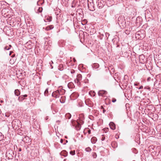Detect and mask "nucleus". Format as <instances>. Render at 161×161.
I'll use <instances>...</instances> for the list:
<instances>
[{"mask_svg": "<svg viewBox=\"0 0 161 161\" xmlns=\"http://www.w3.org/2000/svg\"><path fill=\"white\" fill-rule=\"evenodd\" d=\"M118 20L119 25H121L123 28L126 27L125 19L124 16H119L118 19Z\"/></svg>", "mask_w": 161, "mask_h": 161, "instance_id": "1", "label": "nucleus"}, {"mask_svg": "<svg viewBox=\"0 0 161 161\" xmlns=\"http://www.w3.org/2000/svg\"><path fill=\"white\" fill-rule=\"evenodd\" d=\"M63 90L58 89L53 92L52 96L56 98H59L60 95L63 94Z\"/></svg>", "mask_w": 161, "mask_h": 161, "instance_id": "2", "label": "nucleus"}, {"mask_svg": "<svg viewBox=\"0 0 161 161\" xmlns=\"http://www.w3.org/2000/svg\"><path fill=\"white\" fill-rule=\"evenodd\" d=\"M79 121H71V125L77 130H79L81 128V125Z\"/></svg>", "mask_w": 161, "mask_h": 161, "instance_id": "3", "label": "nucleus"}, {"mask_svg": "<svg viewBox=\"0 0 161 161\" xmlns=\"http://www.w3.org/2000/svg\"><path fill=\"white\" fill-rule=\"evenodd\" d=\"M87 6L89 10L92 11H94L95 9L93 0H87Z\"/></svg>", "mask_w": 161, "mask_h": 161, "instance_id": "4", "label": "nucleus"}, {"mask_svg": "<svg viewBox=\"0 0 161 161\" xmlns=\"http://www.w3.org/2000/svg\"><path fill=\"white\" fill-rule=\"evenodd\" d=\"M97 6L99 8H102L103 7L105 3V0H97Z\"/></svg>", "mask_w": 161, "mask_h": 161, "instance_id": "5", "label": "nucleus"}, {"mask_svg": "<svg viewBox=\"0 0 161 161\" xmlns=\"http://www.w3.org/2000/svg\"><path fill=\"white\" fill-rule=\"evenodd\" d=\"M82 75L81 74H79L77 75V77L76 79H75L74 81L75 83H77L78 86H80L81 85L80 81L82 79Z\"/></svg>", "mask_w": 161, "mask_h": 161, "instance_id": "6", "label": "nucleus"}, {"mask_svg": "<svg viewBox=\"0 0 161 161\" xmlns=\"http://www.w3.org/2000/svg\"><path fill=\"white\" fill-rule=\"evenodd\" d=\"M22 141L28 143L30 144L31 142V140L28 136H25L24 138H23Z\"/></svg>", "mask_w": 161, "mask_h": 161, "instance_id": "7", "label": "nucleus"}, {"mask_svg": "<svg viewBox=\"0 0 161 161\" xmlns=\"http://www.w3.org/2000/svg\"><path fill=\"white\" fill-rule=\"evenodd\" d=\"M27 96V94L21 95L18 97V100L20 102H22L23 100L26 99V98Z\"/></svg>", "mask_w": 161, "mask_h": 161, "instance_id": "8", "label": "nucleus"}, {"mask_svg": "<svg viewBox=\"0 0 161 161\" xmlns=\"http://www.w3.org/2000/svg\"><path fill=\"white\" fill-rule=\"evenodd\" d=\"M107 93V92L104 90H100L98 93V95L99 96H103L106 95Z\"/></svg>", "mask_w": 161, "mask_h": 161, "instance_id": "9", "label": "nucleus"}, {"mask_svg": "<svg viewBox=\"0 0 161 161\" xmlns=\"http://www.w3.org/2000/svg\"><path fill=\"white\" fill-rule=\"evenodd\" d=\"M128 80V76L127 75H125L124 76V77L123 79V81L124 82V84H125V86H126L127 84Z\"/></svg>", "mask_w": 161, "mask_h": 161, "instance_id": "10", "label": "nucleus"}, {"mask_svg": "<svg viewBox=\"0 0 161 161\" xmlns=\"http://www.w3.org/2000/svg\"><path fill=\"white\" fill-rule=\"evenodd\" d=\"M110 128L112 130H114L116 128L115 124L113 122L111 121L109 124Z\"/></svg>", "mask_w": 161, "mask_h": 161, "instance_id": "11", "label": "nucleus"}, {"mask_svg": "<svg viewBox=\"0 0 161 161\" xmlns=\"http://www.w3.org/2000/svg\"><path fill=\"white\" fill-rule=\"evenodd\" d=\"M79 96V95L78 93L74 92L71 94L70 97H73V98L74 99H76Z\"/></svg>", "mask_w": 161, "mask_h": 161, "instance_id": "12", "label": "nucleus"}, {"mask_svg": "<svg viewBox=\"0 0 161 161\" xmlns=\"http://www.w3.org/2000/svg\"><path fill=\"white\" fill-rule=\"evenodd\" d=\"M43 9L42 7H36L35 8V10L36 13H41L42 12Z\"/></svg>", "mask_w": 161, "mask_h": 161, "instance_id": "13", "label": "nucleus"}, {"mask_svg": "<svg viewBox=\"0 0 161 161\" xmlns=\"http://www.w3.org/2000/svg\"><path fill=\"white\" fill-rule=\"evenodd\" d=\"M15 57V54H14L13 55H12L11 56V57L12 58V59H11L10 60V62L11 64H13L14 63L15 61L16 60V58H14Z\"/></svg>", "mask_w": 161, "mask_h": 161, "instance_id": "14", "label": "nucleus"}, {"mask_svg": "<svg viewBox=\"0 0 161 161\" xmlns=\"http://www.w3.org/2000/svg\"><path fill=\"white\" fill-rule=\"evenodd\" d=\"M147 108L149 110H151L153 112H154L155 110V108L153 105H149L147 106Z\"/></svg>", "mask_w": 161, "mask_h": 161, "instance_id": "15", "label": "nucleus"}, {"mask_svg": "<svg viewBox=\"0 0 161 161\" xmlns=\"http://www.w3.org/2000/svg\"><path fill=\"white\" fill-rule=\"evenodd\" d=\"M77 1L76 0H73L71 3V7L72 8H75L76 5Z\"/></svg>", "mask_w": 161, "mask_h": 161, "instance_id": "16", "label": "nucleus"}, {"mask_svg": "<svg viewBox=\"0 0 161 161\" xmlns=\"http://www.w3.org/2000/svg\"><path fill=\"white\" fill-rule=\"evenodd\" d=\"M60 154L64 157H66L68 155V153L65 150H63L60 153Z\"/></svg>", "mask_w": 161, "mask_h": 161, "instance_id": "17", "label": "nucleus"}, {"mask_svg": "<svg viewBox=\"0 0 161 161\" xmlns=\"http://www.w3.org/2000/svg\"><path fill=\"white\" fill-rule=\"evenodd\" d=\"M68 86L69 88H73L75 87L74 83L72 82H69L68 84Z\"/></svg>", "mask_w": 161, "mask_h": 161, "instance_id": "18", "label": "nucleus"}, {"mask_svg": "<svg viewBox=\"0 0 161 161\" xmlns=\"http://www.w3.org/2000/svg\"><path fill=\"white\" fill-rule=\"evenodd\" d=\"M111 144L112 146L114 148H115L117 147V143L115 141L113 142Z\"/></svg>", "mask_w": 161, "mask_h": 161, "instance_id": "19", "label": "nucleus"}, {"mask_svg": "<svg viewBox=\"0 0 161 161\" xmlns=\"http://www.w3.org/2000/svg\"><path fill=\"white\" fill-rule=\"evenodd\" d=\"M53 28L54 26L52 25H48L46 27L45 30L47 31H49L52 29Z\"/></svg>", "mask_w": 161, "mask_h": 161, "instance_id": "20", "label": "nucleus"}, {"mask_svg": "<svg viewBox=\"0 0 161 161\" xmlns=\"http://www.w3.org/2000/svg\"><path fill=\"white\" fill-rule=\"evenodd\" d=\"M17 133L18 134L21 136L23 135V131L20 129H18L17 130Z\"/></svg>", "mask_w": 161, "mask_h": 161, "instance_id": "21", "label": "nucleus"}, {"mask_svg": "<svg viewBox=\"0 0 161 161\" xmlns=\"http://www.w3.org/2000/svg\"><path fill=\"white\" fill-rule=\"evenodd\" d=\"M97 140V138L95 137H92L91 139V142L93 143H95Z\"/></svg>", "mask_w": 161, "mask_h": 161, "instance_id": "22", "label": "nucleus"}, {"mask_svg": "<svg viewBox=\"0 0 161 161\" xmlns=\"http://www.w3.org/2000/svg\"><path fill=\"white\" fill-rule=\"evenodd\" d=\"M13 128L14 129H17V127L18 126V124L16 123L17 121H13Z\"/></svg>", "mask_w": 161, "mask_h": 161, "instance_id": "23", "label": "nucleus"}, {"mask_svg": "<svg viewBox=\"0 0 161 161\" xmlns=\"http://www.w3.org/2000/svg\"><path fill=\"white\" fill-rule=\"evenodd\" d=\"M65 116L66 119H69L71 118V115L70 113H68L65 115Z\"/></svg>", "mask_w": 161, "mask_h": 161, "instance_id": "24", "label": "nucleus"}, {"mask_svg": "<svg viewBox=\"0 0 161 161\" xmlns=\"http://www.w3.org/2000/svg\"><path fill=\"white\" fill-rule=\"evenodd\" d=\"M14 94L16 96H19L20 94V92L18 89H16L15 90L14 92Z\"/></svg>", "mask_w": 161, "mask_h": 161, "instance_id": "25", "label": "nucleus"}, {"mask_svg": "<svg viewBox=\"0 0 161 161\" xmlns=\"http://www.w3.org/2000/svg\"><path fill=\"white\" fill-rule=\"evenodd\" d=\"M13 121H9L8 122V125L9 129H10L11 127L13 128Z\"/></svg>", "mask_w": 161, "mask_h": 161, "instance_id": "26", "label": "nucleus"}, {"mask_svg": "<svg viewBox=\"0 0 161 161\" xmlns=\"http://www.w3.org/2000/svg\"><path fill=\"white\" fill-rule=\"evenodd\" d=\"M99 67V65L97 63H95L92 64V67L93 68L96 69L98 68Z\"/></svg>", "mask_w": 161, "mask_h": 161, "instance_id": "27", "label": "nucleus"}, {"mask_svg": "<svg viewBox=\"0 0 161 161\" xmlns=\"http://www.w3.org/2000/svg\"><path fill=\"white\" fill-rule=\"evenodd\" d=\"M58 69L60 71L63 70L64 69V65L62 64H60L58 66Z\"/></svg>", "mask_w": 161, "mask_h": 161, "instance_id": "28", "label": "nucleus"}, {"mask_svg": "<svg viewBox=\"0 0 161 161\" xmlns=\"http://www.w3.org/2000/svg\"><path fill=\"white\" fill-rule=\"evenodd\" d=\"M6 157H8V159H12L13 158V156L11 154H10V153H8V152H7L6 153Z\"/></svg>", "mask_w": 161, "mask_h": 161, "instance_id": "29", "label": "nucleus"}, {"mask_svg": "<svg viewBox=\"0 0 161 161\" xmlns=\"http://www.w3.org/2000/svg\"><path fill=\"white\" fill-rule=\"evenodd\" d=\"M44 95L46 96H47L48 95V88H47L44 91Z\"/></svg>", "mask_w": 161, "mask_h": 161, "instance_id": "30", "label": "nucleus"}, {"mask_svg": "<svg viewBox=\"0 0 161 161\" xmlns=\"http://www.w3.org/2000/svg\"><path fill=\"white\" fill-rule=\"evenodd\" d=\"M141 31H138L136 33V36L137 37L138 36H140L141 37H144V35H143L142 37L141 35Z\"/></svg>", "mask_w": 161, "mask_h": 161, "instance_id": "31", "label": "nucleus"}, {"mask_svg": "<svg viewBox=\"0 0 161 161\" xmlns=\"http://www.w3.org/2000/svg\"><path fill=\"white\" fill-rule=\"evenodd\" d=\"M68 78H69L68 76L66 75H64L62 77V78L65 80H66L68 79Z\"/></svg>", "mask_w": 161, "mask_h": 161, "instance_id": "32", "label": "nucleus"}, {"mask_svg": "<svg viewBox=\"0 0 161 161\" xmlns=\"http://www.w3.org/2000/svg\"><path fill=\"white\" fill-rule=\"evenodd\" d=\"M4 136L2 133L0 132V141H1L3 139Z\"/></svg>", "mask_w": 161, "mask_h": 161, "instance_id": "33", "label": "nucleus"}, {"mask_svg": "<svg viewBox=\"0 0 161 161\" xmlns=\"http://www.w3.org/2000/svg\"><path fill=\"white\" fill-rule=\"evenodd\" d=\"M80 121H82L84 119V115L82 114H81L80 115Z\"/></svg>", "mask_w": 161, "mask_h": 161, "instance_id": "34", "label": "nucleus"}, {"mask_svg": "<svg viewBox=\"0 0 161 161\" xmlns=\"http://www.w3.org/2000/svg\"><path fill=\"white\" fill-rule=\"evenodd\" d=\"M38 62L39 63H41L40 64H39V63H37V66H42V61L41 60H38Z\"/></svg>", "mask_w": 161, "mask_h": 161, "instance_id": "35", "label": "nucleus"}, {"mask_svg": "<svg viewBox=\"0 0 161 161\" xmlns=\"http://www.w3.org/2000/svg\"><path fill=\"white\" fill-rule=\"evenodd\" d=\"M52 18L51 16H48L47 18V20L48 22H50L52 21Z\"/></svg>", "mask_w": 161, "mask_h": 161, "instance_id": "36", "label": "nucleus"}, {"mask_svg": "<svg viewBox=\"0 0 161 161\" xmlns=\"http://www.w3.org/2000/svg\"><path fill=\"white\" fill-rule=\"evenodd\" d=\"M91 150V149L90 147H87L85 149V151L87 152H90Z\"/></svg>", "mask_w": 161, "mask_h": 161, "instance_id": "37", "label": "nucleus"}, {"mask_svg": "<svg viewBox=\"0 0 161 161\" xmlns=\"http://www.w3.org/2000/svg\"><path fill=\"white\" fill-rule=\"evenodd\" d=\"M70 154L72 155H74L75 154V150L71 151L70 152Z\"/></svg>", "mask_w": 161, "mask_h": 161, "instance_id": "38", "label": "nucleus"}, {"mask_svg": "<svg viewBox=\"0 0 161 161\" xmlns=\"http://www.w3.org/2000/svg\"><path fill=\"white\" fill-rule=\"evenodd\" d=\"M92 157L94 158H96L97 157V155L95 153H93L92 155Z\"/></svg>", "mask_w": 161, "mask_h": 161, "instance_id": "39", "label": "nucleus"}, {"mask_svg": "<svg viewBox=\"0 0 161 161\" xmlns=\"http://www.w3.org/2000/svg\"><path fill=\"white\" fill-rule=\"evenodd\" d=\"M4 50H10V49H9V47H8V46H5V47H4Z\"/></svg>", "mask_w": 161, "mask_h": 161, "instance_id": "40", "label": "nucleus"}, {"mask_svg": "<svg viewBox=\"0 0 161 161\" xmlns=\"http://www.w3.org/2000/svg\"><path fill=\"white\" fill-rule=\"evenodd\" d=\"M105 36L107 37V38L108 39V36H109V34L108 33L106 32L105 33Z\"/></svg>", "mask_w": 161, "mask_h": 161, "instance_id": "41", "label": "nucleus"}, {"mask_svg": "<svg viewBox=\"0 0 161 161\" xmlns=\"http://www.w3.org/2000/svg\"><path fill=\"white\" fill-rule=\"evenodd\" d=\"M52 64H53V62L52 61H51V62H50L49 63V64H50V66H51V69H53V66L52 65Z\"/></svg>", "mask_w": 161, "mask_h": 161, "instance_id": "42", "label": "nucleus"}, {"mask_svg": "<svg viewBox=\"0 0 161 161\" xmlns=\"http://www.w3.org/2000/svg\"><path fill=\"white\" fill-rule=\"evenodd\" d=\"M108 128H104L103 129V131H104L105 133L107 132L108 131Z\"/></svg>", "mask_w": 161, "mask_h": 161, "instance_id": "43", "label": "nucleus"}, {"mask_svg": "<svg viewBox=\"0 0 161 161\" xmlns=\"http://www.w3.org/2000/svg\"><path fill=\"white\" fill-rule=\"evenodd\" d=\"M102 136V137L101 139L102 141H103L105 139V137L104 136V135H103Z\"/></svg>", "mask_w": 161, "mask_h": 161, "instance_id": "44", "label": "nucleus"}, {"mask_svg": "<svg viewBox=\"0 0 161 161\" xmlns=\"http://www.w3.org/2000/svg\"><path fill=\"white\" fill-rule=\"evenodd\" d=\"M104 36L103 34H101L99 36V38L101 40H102L103 38V36Z\"/></svg>", "mask_w": 161, "mask_h": 161, "instance_id": "45", "label": "nucleus"}, {"mask_svg": "<svg viewBox=\"0 0 161 161\" xmlns=\"http://www.w3.org/2000/svg\"><path fill=\"white\" fill-rule=\"evenodd\" d=\"M143 58H144V55H141L140 56V57H139L140 60V61L141 60V58L143 59Z\"/></svg>", "mask_w": 161, "mask_h": 161, "instance_id": "46", "label": "nucleus"}, {"mask_svg": "<svg viewBox=\"0 0 161 161\" xmlns=\"http://www.w3.org/2000/svg\"><path fill=\"white\" fill-rule=\"evenodd\" d=\"M132 150H133V152L134 153H137V151L136 148H133L132 149Z\"/></svg>", "mask_w": 161, "mask_h": 161, "instance_id": "47", "label": "nucleus"}, {"mask_svg": "<svg viewBox=\"0 0 161 161\" xmlns=\"http://www.w3.org/2000/svg\"><path fill=\"white\" fill-rule=\"evenodd\" d=\"M70 71L71 73L72 74L74 73L75 72V71L73 69H71Z\"/></svg>", "mask_w": 161, "mask_h": 161, "instance_id": "48", "label": "nucleus"}, {"mask_svg": "<svg viewBox=\"0 0 161 161\" xmlns=\"http://www.w3.org/2000/svg\"><path fill=\"white\" fill-rule=\"evenodd\" d=\"M116 99L115 98H113L112 99V102L113 103H114L115 102H116Z\"/></svg>", "mask_w": 161, "mask_h": 161, "instance_id": "49", "label": "nucleus"}, {"mask_svg": "<svg viewBox=\"0 0 161 161\" xmlns=\"http://www.w3.org/2000/svg\"><path fill=\"white\" fill-rule=\"evenodd\" d=\"M87 131L89 134H90L91 133V130L90 129H88L87 130Z\"/></svg>", "mask_w": 161, "mask_h": 161, "instance_id": "50", "label": "nucleus"}, {"mask_svg": "<svg viewBox=\"0 0 161 161\" xmlns=\"http://www.w3.org/2000/svg\"><path fill=\"white\" fill-rule=\"evenodd\" d=\"M5 115V116L7 117H9L10 116V114L8 113H6Z\"/></svg>", "mask_w": 161, "mask_h": 161, "instance_id": "51", "label": "nucleus"}, {"mask_svg": "<svg viewBox=\"0 0 161 161\" xmlns=\"http://www.w3.org/2000/svg\"><path fill=\"white\" fill-rule=\"evenodd\" d=\"M144 89H148V90H150V88L148 86H145L144 87Z\"/></svg>", "mask_w": 161, "mask_h": 161, "instance_id": "52", "label": "nucleus"}, {"mask_svg": "<svg viewBox=\"0 0 161 161\" xmlns=\"http://www.w3.org/2000/svg\"><path fill=\"white\" fill-rule=\"evenodd\" d=\"M103 109V113H104L106 111V110H105V109L103 108V107L102 106H101V109Z\"/></svg>", "mask_w": 161, "mask_h": 161, "instance_id": "53", "label": "nucleus"}, {"mask_svg": "<svg viewBox=\"0 0 161 161\" xmlns=\"http://www.w3.org/2000/svg\"><path fill=\"white\" fill-rule=\"evenodd\" d=\"M13 53V52L12 51H10L9 53V55L10 56L11 55V54H12V53Z\"/></svg>", "mask_w": 161, "mask_h": 161, "instance_id": "54", "label": "nucleus"}, {"mask_svg": "<svg viewBox=\"0 0 161 161\" xmlns=\"http://www.w3.org/2000/svg\"><path fill=\"white\" fill-rule=\"evenodd\" d=\"M143 88V86H141L139 87L138 88V89H141Z\"/></svg>", "mask_w": 161, "mask_h": 161, "instance_id": "55", "label": "nucleus"}, {"mask_svg": "<svg viewBox=\"0 0 161 161\" xmlns=\"http://www.w3.org/2000/svg\"><path fill=\"white\" fill-rule=\"evenodd\" d=\"M54 105V104H52L51 106V108L52 110L53 109V106Z\"/></svg>", "mask_w": 161, "mask_h": 161, "instance_id": "56", "label": "nucleus"}, {"mask_svg": "<svg viewBox=\"0 0 161 161\" xmlns=\"http://www.w3.org/2000/svg\"><path fill=\"white\" fill-rule=\"evenodd\" d=\"M60 142L61 143H62L63 142V139H61Z\"/></svg>", "mask_w": 161, "mask_h": 161, "instance_id": "57", "label": "nucleus"}, {"mask_svg": "<svg viewBox=\"0 0 161 161\" xmlns=\"http://www.w3.org/2000/svg\"><path fill=\"white\" fill-rule=\"evenodd\" d=\"M9 48V49L11 48L12 47V46L11 45H9L8 46Z\"/></svg>", "mask_w": 161, "mask_h": 161, "instance_id": "58", "label": "nucleus"}, {"mask_svg": "<svg viewBox=\"0 0 161 161\" xmlns=\"http://www.w3.org/2000/svg\"><path fill=\"white\" fill-rule=\"evenodd\" d=\"M73 60L74 62H75L76 61L75 59L74 58H73Z\"/></svg>", "mask_w": 161, "mask_h": 161, "instance_id": "59", "label": "nucleus"}, {"mask_svg": "<svg viewBox=\"0 0 161 161\" xmlns=\"http://www.w3.org/2000/svg\"><path fill=\"white\" fill-rule=\"evenodd\" d=\"M21 150H22V149H21V148H19V152H20V151H21Z\"/></svg>", "mask_w": 161, "mask_h": 161, "instance_id": "60", "label": "nucleus"}, {"mask_svg": "<svg viewBox=\"0 0 161 161\" xmlns=\"http://www.w3.org/2000/svg\"><path fill=\"white\" fill-rule=\"evenodd\" d=\"M143 125V123H139V126H141V125Z\"/></svg>", "mask_w": 161, "mask_h": 161, "instance_id": "61", "label": "nucleus"}, {"mask_svg": "<svg viewBox=\"0 0 161 161\" xmlns=\"http://www.w3.org/2000/svg\"><path fill=\"white\" fill-rule=\"evenodd\" d=\"M60 103H64V101H62L61 99L60 100Z\"/></svg>", "mask_w": 161, "mask_h": 161, "instance_id": "62", "label": "nucleus"}, {"mask_svg": "<svg viewBox=\"0 0 161 161\" xmlns=\"http://www.w3.org/2000/svg\"><path fill=\"white\" fill-rule=\"evenodd\" d=\"M63 2H64H64H67V3H68V2H67V0H62Z\"/></svg>", "mask_w": 161, "mask_h": 161, "instance_id": "63", "label": "nucleus"}, {"mask_svg": "<svg viewBox=\"0 0 161 161\" xmlns=\"http://www.w3.org/2000/svg\"><path fill=\"white\" fill-rule=\"evenodd\" d=\"M97 125L98 126H99V125H99V122H97Z\"/></svg>", "mask_w": 161, "mask_h": 161, "instance_id": "64", "label": "nucleus"}]
</instances>
